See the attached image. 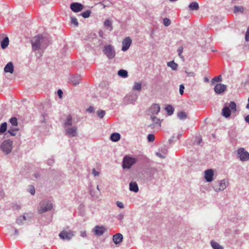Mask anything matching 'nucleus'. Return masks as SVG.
I'll use <instances>...</instances> for the list:
<instances>
[{
	"mask_svg": "<svg viewBox=\"0 0 249 249\" xmlns=\"http://www.w3.org/2000/svg\"><path fill=\"white\" fill-rule=\"evenodd\" d=\"M236 111V105L234 102H231L228 107H225L222 110V115L228 118L230 116L231 113H235Z\"/></svg>",
	"mask_w": 249,
	"mask_h": 249,
	"instance_id": "f257e3e1",
	"label": "nucleus"
},
{
	"mask_svg": "<svg viewBox=\"0 0 249 249\" xmlns=\"http://www.w3.org/2000/svg\"><path fill=\"white\" fill-rule=\"evenodd\" d=\"M53 208V204L51 201L49 200H43L39 204V208L38 213H43L50 211Z\"/></svg>",
	"mask_w": 249,
	"mask_h": 249,
	"instance_id": "f03ea898",
	"label": "nucleus"
},
{
	"mask_svg": "<svg viewBox=\"0 0 249 249\" xmlns=\"http://www.w3.org/2000/svg\"><path fill=\"white\" fill-rule=\"evenodd\" d=\"M137 160V159L134 157L125 156L123 159V167L124 168L130 169Z\"/></svg>",
	"mask_w": 249,
	"mask_h": 249,
	"instance_id": "7ed1b4c3",
	"label": "nucleus"
},
{
	"mask_svg": "<svg viewBox=\"0 0 249 249\" xmlns=\"http://www.w3.org/2000/svg\"><path fill=\"white\" fill-rule=\"evenodd\" d=\"M43 36L37 35L33 37L31 40L32 48L34 51L38 50L40 48L41 43L43 41Z\"/></svg>",
	"mask_w": 249,
	"mask_h": 249,
	"instance_id": "20e7f679",
	"label": "nucleus"
},
{
	"mask_svg": "<svg viewBox=\"0 0 249 249\" xmlns=\"http://www.w3.org/2000/svg\"><path fill=\"white\" fill-rule=\"evenodd\" d=\"M103 51L109 59L113 58L115 55V52L113 50L112 46L110 45L105 46Z\"/></svg>",
	"mask_w": 249,
	"mask_h": 249,
	"instance_id": "39448f33",
	"label": "nucleus"
},
{
	"mask_svg": "<svg viewBox=\"0 0 249 249\" xmlns=\"http://www.w3.org/2000/svg\"><path fill=\"white\" fill-rule=\"evenodd\" d=\"M74 235V232L71 231H62L59 234L60 238L64 240H70Z\"/></svg>",
	"mask_w": 249,
	"mask_h": 249,
	"instance_id": "423d86ee",
	"label": "nucleus"
},
{
	"mask_svg": "<svg viewBox=\"0 0 249 249\" xmlns=\"http://www.w3.org/2000/svg\"><path fill=\"white\" fill-rule=\"evenodd\" d=\"M12 142L10 140L4 141L1 144V149L6 154L9 153L12 149Z\"/></svg>",
	"mask_w": 249,
	"mask_h": 249,
	"instance_id": "0eeeda50",
	"label": "nucleus"
},
{
	"mask_svg": "<svg viewBox=\"0 0 249 249\" xmlns=\"http://www.w3.org/2000/svg\"><path fill=\"white\" fill-rule=\"evenodd\" d=\"M107 231V228L103 226L97 225L93 229L94 234L97 236L102 235Z\"/></svg>",
	"mask_w": 249,
	"mask_h": 249,
	"instance_id": "6e6552de",
	"label": "nucleus"
},
{
	"mask_svg": "<svg viewBox=\"0 0 249 249\" xmlns=\"http://www.w3.org/2000/svg\"><path fill=\"white\" fill-rule=\"evenodd\" d=\"M89 193L92 199H97L100 196L101 191L99 188H89Z\"/></svg>",
	"mask_w": 249,
	"mask_h": 249,
	"instance_id": "1a4fd4ad",
	"label": "nucleus"
},
{
	"mask_svg": "<svg viewBox=\"0 0 249 249\" xmlns=\"http://www.w3.org/2000/svg\"><path fill=\"white\" fill-rule=\"evenodd\" d=\"M237 152L238 155H239L241 160H248L249 159V153L248 152L245 151L244 148H239Z\"/></svg>",
	"mask_w": 249,
	"mask_h": 249,
	"instance_id": "9d476101",
	"label": "nucleus"
},
{
	"mask_svg": "<svg viewBox=\"0 0 249 249\" xmlns=\"http://www.w3.org/2000/svg\"><path fill=\"white\" fill-rule=\"evenodd\" d=\"M132 43V40L130 37H125L122 42V50L123 51H127L130 46Z\"/></svg>",
	"mask_w": 249,
	"mask_h": 249,
	"instance_id": "9b49d317",
	"label": "nucleus"
},
{
	"mask_svg": "<svg viewBox=\"0 0 249 249\" xmlns=\"http://www.w3.org/2000/svg\"><path fill=\"white\" fill-rule=\"evenodd\" d=\"M71 9L74 12H79L83 9V6L79 3H72L71 4Z\"/></svg>",
	"mask_w": 249,
	"mask_h": 249,
	"instance_id": "f8f14e48",
	"label": "nucleus"
},
{
	"mask_svg": "<svg viewBox=\"0 0 249 249\" xmlns=\"http://www.w3.org/2000/svg\"><path fill=\"white\" fill-rule=\"evenodd\" d=\"M213 171L212 169H208L204 172L205 178L208 182L213 180Z\"/></svg>",
	"mask_w": 249,
	"mask_h": 249,
	"instance_id": "ddd939ff",
	"label": "nucleus"
},
{
	"mask_svg": "<svg viewBox=\"0 0 249 249\" xmlns=\"http://www.w3.org/2000/svg\"><path fill=\"white\" fill-rule=\"evenodd\" d=\"M226 89V86L222 84H216L214 88V91L217 94H220L223 92Z\"/></svg>",
	"mask_w": 249,
	"mask_h": 249,
	"instance_id": "4468645a",
	"label": "nucleus"
},
{
	"mask_svg": "<svg viewBox=\"0 0 249 249\" xmlns=\"http://www.w3.org/2000/svg\"><path fill=\"white\" fill-rule=\"evenodd\" d=\"M123 236L121 233H118L113 236L112 240L115 244L121 243L123 241Z\"/></svg>",
	"mask_w": 249,
	"mask_h": 249,
	"instance_id": "2eb2a0df",
	"label": "nucleus"
},
{
	"mask_svg": "<svg viewBox=\"0 0 249 249\" xmlns=\"http://www.w3.org/2000/svg\"><path fill=\"white\" fill-rule=\"evenodd\" d=\"M151 119L152 121V124L150 125L152 127H160L161 121L155 116H151Z\"/></svg>",
	"mask_w": 249,
	"mask_h": 249,
	"instance_id": "dca6fc26",
	"label": "nucleus"
},
{
	"mask_svg": "<svg viewBox=\"0 0 249 249\" xmlns=\"http://www.w3.org/2000/svg\"><path fill=\"white\" fill-rule=\"evenodd\" d=\"M4 71L6 73H10L11 74L14 72V66L11 62L8 63L4 68Z\"/></svg>",
	"mask_w": 249,
	"mask_h": 249,
	"instance_id": "f3484780",
	"label": "nucleus"
},
{
	"mask_svg": "<svg viewBox=\"0 0 249 249\" xmlns=\"http://www.w3.org/2000/svg\"><path fill=\"white\" fill-rule=\"evenodd\" d=\"M160 110V107L158 104H153L152 105L149 109V112L152 114H158Z\"/></svg>",
	"mask_w": 249,
	"mask_h": 249,
	"instance_id": "a211bd4d",
	"label": "nucleus"
},
{
	"mask_svg": "<svg viewBox=\"0 0 249 249\" xmlns=\"http://www.w3.org/2000/svg\"><path fill=\"white\" fill-rule=\"evenodd\" d=\"M76 130H77V128L76 127H72L71 128H68L67 129H66V134L70 137L76 136Z\"/></svg>",
	"mask_w": 249,
	"mask_h": 249,
	"instance_id": "6ab92c4d",
	"label": "nucleus"
},
{
	"mask_svg": "<svg viewBox=\"0 0 249 249\" xmlns=\"http://www.w3.org/2000/svg\"><path fill=\"white\" fill-rule=\"evenodd\" d=\"M26 220L27 218L25 215H20L17 218L16 223L19 225H22L23 224V221Z\"/></svg>",
	"mask_w": 249,
	"mask_h": 249,
	"instance_id": "aec40b11",
	"label": "nucleus"
},
{
	"mask_svg": "<svg viewBox=\"0 0 249 249\" xmlns=\"http://www.w3.org/2000/svg\"><path fill=\"white\" fill-rule=\"evenodd\" d=\"M9 38L7 36L5 37L1 42V47L2 49H5L9 44Z\"/></svg>",
	"mask_w": 249,
	"mask_h": 249,
	"instance_id": "412c9836",
	"label": "nucleus"
},
{
	"mask_svg": "<svg viewBox=\"0 0 249 249\" xmlns=\"http://www.w3.org/2000/svg\"><path fill=\"white\" fill-rule=\"evenodd\" d=\"M120 139V135L118 133H113L111 135L110 139L113 142H117Z\"/></svg>",
	"mask_w": 249,
	"mask_h": 249,
	"instance_id": "4be33fe9",
	"label": "nucleus"
},
{
	"mask_svg": "<svg viewBox=\"0 0 249 249\" xmlns=\"http://www.w3.org/2000/svg\"><path fill=\"white\" fill-rule=\"evenodd\" d=\"M189 8L190 10H197L199 8L198 4L196 2L191 3L189 5Z\"/></svg>",
	"mask_w": 249,
	"mask_h": 249,
	"instance_id": "5701e85b",
	"label": "nucleus"
},
{
	"mask_svg": "<svg viewBox=\"0 0 249 249\" xmlns=\"http://www.w3.org/2000/svg\"><path fill=\"white\" fill-rule=\"evenodd\" d=\"M211 245L213 249H223V248L217 242L213 241L211 242Z\"/></svg>",
	"mask_w": 249,
	"mask_h": 249,
	"instance_id": "b1692460",
	"label": "nucleus"
},
{
	"mask_svg": "<svg viewBox=\"0 0 249 249\" xmlns=\"http://www.w3.org/2000/svg\"><path fill=\"white\" fill-rule=\"evenodd\" d=\"M118 74L123 78L127 77L128 76L127 71L124 70H120L118 72Z\"/></svg>",
	"mask_w": 249,
	"mask_h": 249,
	"instance_id": "393cba45",
	"label": "nucleus"
},
{
	"mask_svg": "<svg viewBox=\"0 0 249 249\" xmlns=\"http://www.w3.org/2000/svg\"><path fill=\"white\" fill-rule=\"evenodd\" d=\"M167 65L168 67L171 68V69L173 70H176L178 66V64L175 63L174 61L168 62Z\"/></svg>",
	"mask_w": 249,
	"mask_h": 249,
	"instance_id": "a878e982",
	"label": "nucleus"
},
{
	"mask_svg": "<svg viewBox=\"0 0 249 249\" xmlns=\"http://www.w3.org/2000/svg\"><path fill=\"white\" fill-rule=\"evenodd\" d=\"M72 124V117L71 115H68L67 117L66 120L64 122L65 126L71 125Z\"/></svg>",
	"mask_w": 249,
	"mask_h": 249,
	"instance_id": "bb28decb",
	"label": "nucleus"
},
{
	"mask_svg": "<svg viewBox=\"0 0 249 249\" xmlns=\"http://www.w3.org/2000/svg\"><path fill=\"white\" fill-rule=\"evenodd\" d=\"M166 111L168 112L169 115H171L173 113L174 109L171 105H168L165 108Z\"/></svg>",
	"mask_w": 249,
	"mask_h": 249,
	"instance_id": "cd10ccee",
	"label": "nucleus"
},
{
	"mask_svg": "<svg viewBox=\"0 0 249 249\" xmlns=\"http://www.w3.org/2000/svg\"><path fill=\"white\" fill-rule=\"evenodd\" d=\"M142 89V84L140 82H136L135 83L133 87V90H136L138 91H140Z\"/></svg>",
	"mask_w": 249,
	"mask_h": 249,
	"instance_id": "c85d7f7f",
	"label": "nucleus"
},
{
	"mask_svg": "<svg viewBox=\"0 0 249 249\" xmlns=\"http://www.w3.org/2000/svg\"><path fill=\"white\" fill-rule=\"evenodd\" d=\"M80 81V78L78 76H74L71 78V82L73 85H76L79 84Z\"/></svg>",
	"mask_w": 249,
	"mask_h": 249,
	"instance_id": "c756f323",
	"label": "nucleus"
},
{
	"mask_svg": "<svg viewBox=\"0 0 249 249\" xmlns=\"http://www.w3.org/2000/svg\"><path fill=\"white\" fill-rule=\"evenodd\" d=\"M7 129L6 123H2L0 126V133H3L6 131Z\"/></svg>",
	"mask_w": 249,
	"mask_h": 249,
	"instance_id": "7c9ffc66",
	"label": "nucleus"
},
{
	"mask_svg": "<svg viewBox=\"0 0 249 249\" xmlns=\"http://www.w3.org/2000/svg\"><path fill=\"white\" fill-rule=\"evenodd\" d=\"M229 185V180L227 179H224L221 181L220 183V187H226Z\"/></svg>",
	"mask_w": 249,
	"mask_h": 249,
	"instance_id": "2f4dec72",
	"label": "nucleus"
},
{
	"mask_svg": "<svg viewBox=\"0 0 249 249\" xmlns=\"http://www.w3.org/2000/svg\"><path fill=\"white\" fill-rule=\"evenodd\" d=\"M178 116L180 119H185L187 117V114L185 112L181 111L178 112Z\"/></svg>",
	"mask_w": 249,
	"mask_h": 249,
	"instance_id": "473e14b6",
	"label": "nucleus"
},
{
	"mask_svg": "<svg viewBox=\"0 0 249 249\" xmlns=\"http://www.w3.org/2000/svg\"><path fill=\"white\" fill-rule=\"evenodd\" d=\"M222 81V77L221 75H218V76L214 77L212 80V83L214 84L215 82H220Z\"/></svg>",
	"mask_w": 249,
	"mask_h": 249,
	"instance_id": "72a5a7b5",
	"label": "nucleus"
},
{
	"mask_svg": "<svg viewBox=\"0 0 249 249\" xmlns=\"http://www.w3.org/2000/svg\"><path fill=\"white\" fill-rule=\"evenodd\" d=\"M90 11L87 10L83 13H82L80 15L82 16L84 18H87L90 16Z\"/></svg>",
	"mask_w": 249,
	"mask_h": 249,
	"instance_id": "f704fd0d",
	"label": "nucleus"
},
{
	"mask_svg": "<svg viewBox=\"0 0 249 249\" xmlns=\"http://www.w3.org/2000/svg\"><path fill=\"white\" fill-rule=\"evenodd\" d=\"M105 114V111L103 110H99L97 111V115L100 118H103Z\"/></svg>",
	"mask_w": 249,
	"mask_h": 249,
	"instance_id": "c9c22d12",
	"label": "nucleus"
},
{
	"mask_svg": "<svg viewBox=\"0 0 249 249\" xmlns=\"http://www.w3.org/2000/svg\"><path fill=\"white\" fill-rule=\"evenodd\" d=\"M10 122L12 125L14 126H17L18 125V121L16 117H13L11 118L10 119Z\"/></svg>",
	"mask_w": 249,
	"mask_h": 249,
	"instance_id": "e433bc0d",
	"label": "nucleus"
},
{
	"mask_svg": "<svg viewBox=\"0 0 249 249\" xmlns=\"http://www.w3.org/2000/svg\"><path fill=\"white\" fill-rule=\"evenodd\" d=\"M104 25L106 27H110V30H112V26L111 22L109 19H107L104 22Z\"/></svg>",
	"mask_w": 249,
	"mask_h": 249,
	"instance_id": "4c0bfd02",
	"label": "nucleus"
},
{
	"mask_svg": "<svg viewBox=\"0 0 249 249\" xmlns=\"http://www.w3.org/2000/svg\"><path fill=\"white\" fill-rule=\"evenodd\" d=\"M183 48L182 46H180L179 47L178 49V55L179 56V57L182 58V59H184V58H183V56L182 54V53L183 52Z\"/></svg>",
	"mask_w": 249,
	"mask_h": 249,
	"instance_id": "58836bf2",
	"label": "nucleus"
},
{
	"mask_svg": "<svg viewBox=\"0 0 249 249\" xmlns=\"http://www.w3.org/2000/svg\"><path fill=\"white\" fill-rule=\"evenodd\" d=\"M18 128H13L10 129L8 130V133H9L12 136H15L16 135V131H18Z\"/></svg>",
	"mask_w": 249,
	"mask_h": 249,
	"instance_id": "ea45409f",
	"label": "nucleus"
},
{
	"mask_svg": "<svg viewBox=\"0 0 249 249\" xmlns=\"http://www.w3.org/2000/svg\"><path fill=\"white\" fill-rule=\"evenodd\" d=\"M71 24L74 25L76 26H78V21L75 18H74V17L71 18Z\"/></svg>",
	"mask_w": 249,
	"mask_h": 249,
	"instance_id": "a19ab883",
	"label": "nucleus"
},
{
	"mask_svg": "<svg viewBox=\"0 0 249 249\" xmlns=\"http://www.w3.org/2000/svg\"><path fill=\"white\" fill-rule=\"evenodd\" d=\"M163 24L165 26H168L171 24V21L169 18H165L163 19Z\"/></svg>",
	"mask_w": 249,
	"mask_h": 249,
	"instance_id": "79ce46f5",
	"label": "nucleus"
},
{
	"mask_svg": "<svg viewBox=\"0 0 249 249\" xmlns=\"http://www.w3.org/2000/svg\"><path fill=\"white\" fill-rule=\"evenodd\" d=\"M243 11H244V8L242 7H238V6L234 7V13H237L238 12H243Z\"/></svg>",
	"mask_w": 249,
	"mask_h": 249,
	"instance_id": "37998d69",
	"label": "nucleus"
},
{
	"mask_svg": "<svg viewBox=\"0 0 249 249\" xmlns=\"http://www.w3.org/2000/svg\"><path fill=\"white\" fill-rule=\"evenodd\" d=\"M147 139L149 142H153L155 140V136L153 134H151L148 135Z\"/></svg>",
	"mask_w": 249,
	"mask_h": 249,
	"instance_id": "c03bdc74",
	"label": "nucleus"
},
{
	"mask_svg": "<svg viewBox=\"0 0 249 249\" xmlns=\"http://www.w3.org/2000/svg\"><path fill=\"white\" fill-rule=\"evenodd\" d=\"M185 73L187 74V76L188 77H195V73L193 71H185Z\"/></svg>",
	"mask_w": 249,
	"mask_h": 249,
	"instance_id": "a18cd8bd",
	"label": "nucleus"
},
{
	"mask_svg": "<svg viewBox=\"0 0 249 249\" xmlns=\"http://www.w3.org/2000/svg\"><path fill=\"white\" fill-rule=\"evenodd\" d=\"M184 86L183 84H181L179 86V93L182 95L184 93Z\"/></svg>",
	"mask_w": 249,
	"mask_h": 249,
	"instance_id": "49530a36",
	"label": "nucleus"
},
{
	"mask_svg": "<svg viewBox=\"0 0 249 249\" xmlns=\"http://www.w3.org/2000/svg\"><path fill=\"white\" fill-rule=\"evenodd\" d=\"M21 208L20 205L17 204H13L12 206V209L13 210H18Z\"/></svg>",
	"mask_w": 249,
	"mask_h": 249,
	"instance_id": "de8ad7c7",
	"label": "nucleus"
},
{
	"mask_svg": "<svg viewBox=\"0 0 249 249\" xmlns=\"http://www.w3.org/2000/svg\"><path fill=\"white\" fill-rule=\"evenodd\" d=\"M245 39L247 41H249V27L248 28L245 35Z\"/></svg>",
	"mask_w": 249,
	"mask_h": 249,
	"instance_id": "09e8293b",
	"label": "nucleus"
},
{
	"mask_svg": "<svg viewBox=\"0 0 249 249\" xmlns=\"http://www.w3.org/2000/svg\"><path fill=\"white\" fill-rule=\"evenodd\" d=\"M116 205L120 208H123L124 207V204L120 201H117Z\"/></svg>",
	"mask_w": 249,
	"mask_h": 249,
	"instance_id": "8fccbe9b",
	"label": "nucleus"
},
{
	"mask_svg": "<svg viewBox=\"0 0 249 249\" xmlns=\"http://www.w3.org/2000/svg\"><path fill=\"white\" fill-rule=\"evenodd\" d=\"M5 195L4 192L1 188H0V199L4 197Z\"/></svg>",
	"mask_w": 249,
	"mask_h": 249,
	"instance_id": "3c124183",
	"label": "nucleus"
},
{
	"mask_svg": "<svg viewBox=\"0 0 249 249\" xmlns=\"http://www.w3.org/2000/svg\"><path fill=\"white\" fill-rule=\"evenodd\" d=\"M28 192H30L31 195H34L35 194L36 191L35 188H31L28 190Z\"/></svg>",
	"mask_w": 249,
	"mask_h": 249,
	"instance_id": "603ef678",
	"label": "nucleus"
},
{
	"mask_svg": "<svg viewBox=\"0 0 249 249\" xmlns=\"http://www.w3.org/2000/svg\"><path fill=\"white\" fill-rule=\"evenodd\" d=\"M129 191L137 193L139 191V188H129Z\"/></svg>",
	"mask_w": 249,
	"mask_h": 249,
	"instance_id": "864d4df0",
	"label": "nucleus"
},
{
	"mask_svg": "<svg viewBox=\"0 0 249 249\" xmlns=\"http://www.w3.org/2000/svg\"><path fill=\"white\" fill-rule=\"evenodd\" d=\"M129 187H138L137 184L135 182H131L129 183Z\"/></svg>",
	"mask_w": 249,
	"mask_h": 249,
	"instance_id": "5fc2aeb1",
	"label": "nucleus"
},
{
	"mask_svg": "<svg viewBox=\"0 0 249 249\" xmlns=\"http://www.w3.org/2000/svg\"><path fill=\"white\" fill-rule=\"evenodd\" d=\"M80 235L83 237H86L87 234L86 231H81Z\"/></svg>",
	"mask_w": 249,
	"mask_h": 249,
	"instance_id": "6e6d98bb",
	"label": "nucleus"
},
{
	"mask_svg": "<svg viewBox=\"0 0 249 249\" xmlns=\"http://www.w3.org/2000/svg\"><path fill=\"white\" fill-rule=\"evenodd\" d=\"M224 190V188H215L214 191L215 192H218L220 191H222Z\"/></svg>",
	"mask_w": 249,
	"mask_h": 249,
	"instance_id": "4d7b16f0",
	"label": "nucleus"
},
{
	"mask_svg": "<svg viewBox=\"0 0 249 249\" xmlns=\"http://www.w3.org/2000/svg\"><path fill=\"white\" fill-rule=\"evenodd\" d=\"M57 93H58V96H59L60 98L62 97L63 92H62V91L61 89H58V90Z\"/></svg>",
	"mask_w": 249,
	"mask_h": 249,
	"instance_id": "13d9d810",
	"label": "nucleus"
},
{
	"mask_svg": "<svg viewBox=\"0 0 249 249\" xmlns=\"http://www.w3.org/2000/svg\"><path fill=\"white\" fill-rule=\"evenodd\" d=\"M92 174L94 175V176H98L99 175V172H97L95 169H93L92 170Z\"/></svg>",
	"mask_w": 249,
	"mask_h": 249,
	"instance_id": "bf43d9fd",
	"label": "nucleus"
},
{
	"mask_svg": "<svg viewBox=\"0 0 249 249\" xmlns=\"http://www.w3.org/2000/svg\"><path fill=\"white\" fill-rule=\"evenodd\" d=\"M245 121H246L247 123L249 124V115H247V116L245 117Z\"/></svg>",
	"mask_w": 249,
	"mask_h": 249,
	"instance_id": "052dcab7",
	"label": "nucleus"
},
{
	"mask_svg": "<svg viewBox=\"0 0 249 249\" xmlns=\"http://www.w3.org/2000/svg\"><path fill=\"white\" fill-rule=\"evenodd\" d=\"M93 109H94V108H93V107H89V108L88 110H89V111H90V112H92V111H93Z\"/></svg>",
	"mask_w": 249,
	"mask_h": 249,
	"instance_id": "680f3d73",
	"label": "nucleus"
},
{
	"mask_svg": "<svg viewBox=\"0 0 249 249\" xmlns=\"http://www.w3.org/2000/svg\"><path fill=\"white\" fill-rule=\"evenodd\" d=\"M157 155L158 157H160V158H164V157H163V156H162V155H161V154H160V153H157Z\"/></svg>",
	"mask_w": 249,
	"mask_h": 249,
	"instance_id": "e2e57ef3",
	"label": "nucleus"
},
{
	"mask_svg": "<svg viewBox=\"0 0 249 249\" xmlns=\"http://www.w3.org/2000/svg\"><path fill=\"white\" fill-rule=\"evenodd\" d=\"M15 234L16 235L18 234V230L16 229H15Z\"/></svg>",
	"mask_w": 249,
	"mask_h": 249,
	"instance_id": "0e129e2a",
	"label": "nucleus"
},
{
	"mask_svg": "<svg viewBox=\"0 0 249 249\" xmlns=\"http://www.w3.org/2000/svg\"><path fill=\"white\" fill-rule=\"evenodd\" d=\"M204 81L206 82H208L209 81V79L207 77L204 78Z\"/></svg>",
	"mask_w": 249,
	"mask_h": 249,
	"instance_id": "69168bd1",
	"label": "nucleus"
},
{
	"mask_svg": "<svg viewBox=\"0 0 249 249\" xmlns=\"http://www.w3.org/2000/svg\"><path fill=\"white\" fill-rule=\"evenodd\" d=\"M201 142H202V139H199V140H198V144H199V143H200Z\"/></svg>",
	"mask_w": 249,
	"mask_h": 249,
	"instance_id": "338daca9",
	"label": "nucleus"
}]
</instances>
